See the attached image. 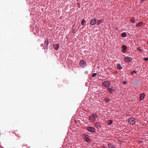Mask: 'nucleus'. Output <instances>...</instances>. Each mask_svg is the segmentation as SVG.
<instances>
[{
    "instance_id": "b1692460",
    "label": "nucleus",
    "mask_w": 148,
    "mask_h": 148,
    "mask_svg": "<svg viewBox=\"0 0 148 148\" xmlns=\"http://www.w3.org/2000/svg\"><path fill=\"white\" fill-rule=\"evenodd\" d=\"M105 101L106 102H108L110 101L109 99L107 98L106 97L105 98Z\"/></svg>"
},
{
    "instance_id": "ddd939ff",
    "label": "nucleus",
    "mask_w": 148,
    "mask_h": 148,
    "mask_svg": "<svg viewBox=\"0 0 148 148\" xmlns=\"http://www.w3.org/2000/svg\"><path fill=\"white\" fill-rule=\"evenodd\" d=\"M108 146L110 148H116L114 145H112L111 143H109L108 145Z\"/></svg>"
},
{
    "instance_id": "20e7f679",
    "label": "nucleus",
    "mask_w": 148,
    "mask_h": 148,
    "mask_svg": "<svg viewBox=\"0 0 148 148\" xmlns=\"http://www.w3.org/2000/svg\"><path fill=\"white\" fill-rule=\"evenodd\" d=\"M84 136V139L86 142L89 143L90 141L91 140L90 139L89 136L88 135L85 134Z\"/></svg>"
},
{
    "instance_id": "6e6552de",
    "label": "nucleus",
    "mask_w": 148,
    "mask_h": 148,
    "mask_svg": "<svg viewBox=\"0 0 148 148\" xmlns=\"http://www.w3.org/2000/svg\"><path fill=\"white\" fill-rule=\"evenodd\" d=\"M122 52L123 53H125L126 52V49H127V47L125 45H123L122 46Z\"/></svg>"
},
{
    "instance_id": "2eb2a0df",
    "label": "nucleus",
    "mask_w": 148,
    "mask_h": 148,
    "mask_svg": "<svg viewBox=\"0 0 148 148\" xmlns=\"http://www.w3.org/2000/svg\"><path fill=\"white\" fill-rule=\"evenodd\" d=\"M109 93L110 94H112V88L108 87L107 89Z\"/></svg>"
},
{
    "instance_id": "f8f14e48",
    "label": "nucleus",
    "mask_w": 148,
    "mask_h": 148,
    "mask_svg": "<svg viewBox=\"0 0 148 148\" xmlns=\"http://www.w3.org/2000/svg\"><path fill=\"white\" fill-rule=\"evenodd\" d=\"M95 127L97 128H98V127H101V124L98 122H96L95 124Z\"/></svg>"
},
{
    "instance_id": "a211bd4d",
    "label": "nucleus",
    "mask_w": 148,
    "mask_h": 148,
    "mask_svg": "<svg viewBox=\"0 0 148 148\" xmlns=\"http://www.w3.org/2000/svg\"><path fill=\"white\" fill-rule=\"evenodd\" d=\"M86 21L84 19H83L82 20V22H81V24L82 25H84V24L85 23H86Z\"/></svg>"
},
{
    "instance_id": "c756f323",
    "label": "nucleus",
    "mask_w": 148,
    "mask_h": 148,
    "mask_svg": "<svg viewBox=\"0 0 148 148\" xmlns=\"http://www.w3.org/2000/svg\"><path fill=\"white\" fill-rule=\"evenodd\" d=\"M144 60L147 61L148 60V58H144Z\"/></svg>"
},
{
    "instance_id": "c85d7f7f",
    "label": "nucleus",
    "mask_w": 148,
    "mask_h": 148,
    "mask_svg": "<svg viewBox=\"0 0 148 148\" xmlns=\"http://www.w3.org/2000/svg\"><path fill=\"white\" fill-rule=\"evenodd\" d=\"M111 88H112V91H115V89L114 88V87H113L112 86Z\"/></svg>"
},
{
    "instance_id": "5701e85b",
    "label": "nucleus",
    "mask_w": 148,
    "mask_h": 148,
    "mask_svg": "<svg viewBox=\"0 0 148 148\" xmlns=\"http://www.w3.org/2000/svg\"><path fill=\"white\" fill-rule=\"evenodd\" d=\"M137 71L136 70H134L131 72V74L133 75V74L136 73Z\"/></svg>"
},
{
    "instance_id": "423d86ee",
    "label": "nucleus",
    "mask_w": 148,
    "mask_h": 148,
    "mask_svg": "<svg viewBox=\"0 0 148 148\" xmlns=\"http://www.w3.org/2000/svg\"><path fill=\"white\" fill-rule=\"evenodd\" d=\"M134 119L133 118H130L129 119V123L131 124L135 123V121H134Z\"/></svg>"
},
{
    "instance_id": "9d476101",
    "label": "nucleus",
    "mask_w": 148,
    "mask_h": 148,
    "mask_svg": "<svg viewBox=\"0 0 148 148\" xmlns=\"http://www.w3.org/2000/svg\"><path fill=\"white\" fill-rule=\"evenodd\" d=\"M53 47L55 50H57L59 47V45L58 44H55L53 45Z\"/></svg>"
},
{
    "instance_id": "dca6fc26",
    "label": "nucleus",
    "mask_w": 148,
    "mask_h": 148,
    "mask_svg": "<svg viewBox=\"0 0 148 148\" xmlns=\"http://www.w3.org/2000/svg\"><path fill=\"white\" fill-rule=\"evenodd\" d=\"M103 20L102 19L99 20L97 22V25H99L101 23H102V22H103Z\"/></svg>"
},
{
    "instance_id": "39448f33",
    "label": "nucleus",
    "mask_w": 148,
    "mask_h": 148,
    "mask_svg": "<svg viewBox=\"0 0 148 148\" xmlns=\"http://www.w3.org/2000/svg\"><path fill=\"white\" fill-rule=\"evenodd\" d=\"M124 60L125 62H130L132 61V58L130 57H127L124 58Z\"/></svg>"
},
{
    "instance_id": "2f4dec72",
    "label": "nucleus",
    "mask_w": 148,
    "mask_h": 148,
    "mask_svg": "<svg viewBox=\"0 0 148 148\" xmlns=\"http://www.w3.org/2000/svg\"><path fill=\"white\" fill-rule=\"evenodd\" d=\"M145 0H141V3H143V2L144 1H145Z\"/></svg>"
},
{
    "instance_id": "393cba45",
    "label": "nucleus",
    "mask_w": 148,
    "mask_h": 148,
    "mask_svg": "<svg viewBox=\"0 0 148 148\" xmlns=\"http://www.w3.org/2000/svg\"><path fill=\"white\" fill-rule=\"evenodd\" d=\"M92 115H93L92 116H93V117H94V118H95V117L97 118L98 117V115H97V114H93Z\"/></svg>"
},
{
    "instance_id": "412c9836",
    "label": "nucleus",
    "mask_w": 148,
    "mask_h": 148,
    "mask_svg": "<svg viewBox=\"0 0 148 148\" xmlns=\"http://www.w3.org/2000/svg\"><path fill=\"white\" fill-rule=\"evenodd\" d=\"M135 20L134 19V18H131V20H130V21L132 23H134L135 22Z\"/></svg>"
},
{
    "instance_id": "f03ea898",
    "label": "nucleus",
    "mask_w": 148,
    "mask_h": 148,
    "mask_svg": "<svg viewBox=\"0 0 148 148\" xmlns=\"http://www.w3.org/2000/svg\"><path fill=\"white\" fill-rule=\"evenodd\" d=\"M87 130L88 131L92 133H94L95 132V129L91 126H89L87 127Z\"/></svg>"
},
{
    "instance_id": "a878e982",
    "label": "nucleus",
    "mask_w": 148,
    "mask_h": 148,
    "mask_svg": "<svg viewBox=\"0 0 148 148\" xmlns=\"http://www.w3.org/2000/svg\"><path fill=\"white\" fill-rule=\"evenodd\" d=\"M93 116H89V119L90 120H92L93 119Z\"/></svg>"
},
{
    "instance_id": "72a5a7b5",
    "label": "nucleus",
    "mask_w": 148,
    "mask_h": 148,
    "mask_svg": "<svg viewBox=\"0 0 148 148\" xmlns=\"http://www.w3.org/2000/svg\"><path fill=\"white\" fill-rule=\"evenodd\" d=\"M147 45H148V41H147Z\"/></svg>"
},
{
    "instance_id": "9b49d317",
    "label": "nucleus",
    "mask_w": 148,
    "mask_h": 148,
    "mask_svg": "<svg viewBox=\"0 0 148 148\" xmlns=\"http://www.w3.org/2000/svg\"><path fill=\"white\" fill-rule=\"evenodd\" d=\"M49 44V42L45 40L44 42V47L45 48L47 47Z\"/></svg>"
},
{
    "instance_id": "aec40b11",
    "label": "nucleus",
    "mask_w": 148,
    "mask_h": 148,
    "mask_svg": "<svg viewBox=\"0 0 148 148\" xmlns=\"http://www.w3.org/2000/svg\"><path fill=\"white\" fill-rule=\"evenodd\" d=\"M118 69L119 70L121 69L122 68V67L120 64H118L117 66Z\"/></svg>"
},
{
    "instance_id": "f3484780",
    "label": "nucleus",
    "mask_w": 148,
    "mask_h": 148,
    "mask_svg": "<svg viewBox=\"0 0 148 148\" xmlns=\"http://www.w3.org/2000/svg\"><path fill=\"white\" fill-rule=\"evenodd\" d=\"M127 34L126 32H123L121 34V36L122 37H125L126 36Z\"/></svg>"
},
{
    "instance_id": "6ab92c4d",
    "label": "nucleus",
    "mask_w": 148,
    "mask_h": 148,
    "mask_svg": "<svg viewBox=\"0 0 148 148\" xmlns=\"http://www.w3.org/2000/svg\"><path fill=\"white\" fill-rule=\"evenodd\" d=\"M113 121L112 120H109L108 121V123L109 125H111Z\"/></svg>"
},
{
    "instance_id": "1a4fd4ad",
    "label": "nucleus",
    "mask_w": 148,
    "mask_h": 148,
    "mask_svg": "<svg viewBox=\"0 0 148 148\" xmlns=\"http://www.w3.org/2000/svg\"><path fill=\"white\" fill-rule=\"evenodd\" d=\"M145 94L144 93L140 94L139 97V99L140 101L142 100L144 98Z\"/></svg>"
},
{
    "instance_id": "f257e3e1",
    "label": "nucleus",
    "mask_w": 148,
    "mask_h": 148,
    "mask_svg": "<svg viewBox=\"0 0 148 148\" xmlns=\"http://www.w3.org/2000/svg\"><path fill=\"white\" fill-rule=\"evenodd\" d=\"M110 82L108 81H105L103 82L102 83V85L103 86L106 87H108L110 86Z\"/></svg>"
},
{
    "instance_id": "4be33fe9",
    "label": "nucleus",
    "mask_w": 148,
    "mask_h": 148,
    "mask_svg": "<svg viewBox=\"0 0 148 148\" xmlns=\"http://www.w3.org/2000/svg\"><path fill=\"white\" fill-rule=\"evenodd\" d=\"M77 31H78V29H74L73 30L72 33H73L75 34L76 33V32Z\"/></svg>"
},
{
    "instance_id": "0eeeda50",
    "label": "nucleus",
    "mask_w": 148,
    "mask_h": 148,
    "mask_svg": "<svg viewBox=\"0 0 148 148\" xmlns=\"http://www.w3.org/2000/svg\"><path fill=\"white\" fill-rule=\"evenodd\" d=\"M97 20L95 18L92 19L91 21L90 24L92 25H94L97 22Z\"/></svg>"
},
{
    "instance_id": "473e14b6",
    "label": "nucleus",
    "mask_w": 148,
    "mask_h": 148,
    "mask_svg": "<svg viewBox=\"0 0 148 148\" xmlns=\"http://www.w3.org/2000/svg\"><path fill=\"white\" fill-rule=\"evenodd\" d=\"M93 119L94 120H96V119L95 118H94V117H93Z\"/></svg>"
},
{
    "instance_id": "4468645a",
    "label": "nucleus",
    "mask_w": 148,
    "mask_h": 148,
    "mask_svg": "<svg viewBox=\"0 0 148 148\" xmlns=\"http://www.w3.org/2000/svg\"><path fill=\"white\" fill-rule=\"evenodd\" d=\"M143 23L142 22H140L136 25V27H138L141 26Z\"/></svg>"
},
{
    "instance_id": "bb28decb",
    "label": "nucleus",
    "mask_w": 148,
    "mask_h": 148,
    "mask_svg": "<svg viewBox=\"0 0 148 148\" xmlns=\"http://www.w3.org/2000/svg\"><path fill=\"white\" fill-rule=\"evenodd\" d=\"M137 49L139 51H142V50L140 49V47H138L137 48Z\"/></svg>"
},
{
    "instance_id": "7c9ffc66",
    "label": "nucleus",
    "mask_w": 148,
    "mask_h": 148,
    "mask_svg": "<svg viewBox=\"0 0 148 148\" xmlns=\"http://www.w3.org/2000/svg\"><path fill=\"white\" fill-rule=\"evenodd\" d=\"M127 83V82L126 81H124L123 82V84H126Z\"/></svg>"
},
{
    "instance_id": "7ed1b4c3",
    "label": "nucleus",
    "mask_w": 148,
    "mask_h": 148,
    "mask_svg": "<svg viewBox=\"0 0 148 148\" xmlns=\"http://www.w3.org/2000/svg\"><path fill=\"white\" fill-rule=\"evenodd\" d=\"M80 66L83 67H85L86 65V62L84 60H82L80 62Z\"/></svg>"
},
{
    "instance_id": "cd10ccee",
    "label": "nucleus",
    "mask_w": 148,
    "mask_h": 148,
    "mask_svg": "<svg viewBox=\"0 0 148 148\" xmlns=\"http://www.w3.org/2000/svg\"><path fill=\"white\" fill-rule=\"evenodd\" d=\"M97 75V73H93L92 74V76L93 77H95L96 76V75Z\"/></svg>"
}]
</instances>
